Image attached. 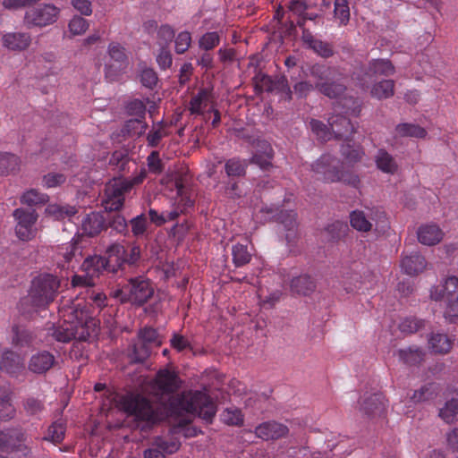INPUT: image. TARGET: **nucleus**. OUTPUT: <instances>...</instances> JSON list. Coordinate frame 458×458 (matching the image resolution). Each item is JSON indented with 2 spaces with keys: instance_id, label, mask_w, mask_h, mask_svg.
Instances as JSON below:
<instances>
[{
  "instance_id": "obj_1",
  "label": "nucleus",
  "mask_w": 458,
  "mask_h": 458,
  "mask_svg": "<svg viewBox=\"0 0 458 458\" xmlns=\"http://www.w3.org/2000/svg\"><path fill=\"white\" fill-rule=\"evenodd\" d=\"M155 384L162 394L167 395L163 405L169 415H198L207 423L212 422L216 406L208 394L200 391L174 394L181 386V380L175 372L166 369H160L157 373Z\"/></svg>"
},
{
  "instance_id": "obj_2",
  "label": "nucleus",
  "mask_w": 458,
  "mask_h": 458,
  "mask_svg": "<svg viewBox=\"0 0 458 458\" xmlns=\"http://www.w3.org/2000/svg\"><path fill=\"white\" fill-rule=\"evenodd\" d=\"M60 287L59 280L52 275L40 276L32 282L30 293L25 303L32 311L46 310L54 301Z\"/></svg>"
},
{
  "instance_id": "obj_3",
  "label": "nucleus",
  "mask_w": 458,
  "mask_h": 458,
  "mask_svg": "<svg viewBox=\"0 0 458 458\" xmlns=\"http://www.w3.org/2000/svg\"><path fill=\"white\" fill-rule=\"evenodd\" d=\"M147 175L145 169H142L139 175L132 180L118 177L110 181L105 188L106 199L103 200V206L106 211H118L123 206L124 194L131 189L143 182Z\"/></svg>"
},
{
  "instance_id": "obj_4",
  "label": "nucleus",
  "mask_w": 458,
  "mask_h": 458,
  "mask_svg": "<svg viewBox=\"0 0 458 458\" xmlns=\"http://www.w3.org/2000/svg\"><path fill=\"white\" fill-rule=\"evenodd\" d=\"M115 402L120 410L128 415L134 416L137 420L147 424L156 421V413L150 401L139 394H118Z\"/></svg>"
},
{
  "instance_id": "obj_5",
  "label": "nucleus",
  "mask_w": 458,
  "mask_h": 458,
  "mask_svg": "<svg viewBox=\"0 0 458 458\" xmlns=\"http://www.w3.org/2000/svg\"><path fill=\"white\" fill-rule=\"evenodd\" d=\"M154 294L151 283L143 277L131 278L127 284L114 293L115 298H119L122 303L130 302L141 306Z\"/></svg>"
},
{
  "instance_id": "obj_6",
  "label": "nucleus",
  "mask_w": 458,
  "mask_h": 458,
  "mask_svg": "<svg viewBox=\"0 0 458 458\" xmlns=\"http://www.w3.org/2000/svg\"><path fill=\"white\" fill-rule=\"evenodd\" d=\"M259 212L266 221H276L282 224L287 231L285 240L292 243L297 238V214L293 210H284L274 204L263 206Z\"/></svg>"
},
{
  "instance_id": "obj_7",
  "label": "nucleus",
  "mask_w": 458,
  "mask_h": 458,
  "mask_svg": "<svg viewBox=\"0 0 458 458\" xmlns=\"http://www.w3.org/2000/svg\"><path fill=\"white\" fill-rule=\"evenodd\" d=\"M70 307H62L59 309L60 315L64 318V321L61 324H53L48 329V335L52 336L55 341L60 343H69L72 340H75L77 334L78 325L73 316L68 317L70 313Z\"/></svg>"
},
{
  "instance_id": "obj_8",
  "label": "nucleus",
  "mask_w": 458,
  "mask_h": 458,
  "mask_svg": "<svg viewBox=\"0 0 458 458\" xmlns=\"http://www.w3.org/2000/svg\"><path fill=\"white\" fill-rule=\"evenodd\" d=\"M59 9L54 4H42L28 10L24 16V22L28 27H43L53 24L57 21Z\"/></svg>"
},
{
  "instance_id": "obj_9",
  "label": "nucleus",
  "mask_w": 458,
  "mask_h": 458,
  "mask_svg": "<svg viewBox=\"0 0 458 458\" xmlns=\"http://www.w3.org/2000/svg\"><path fill=\"white\" fill-rule=\"evenodd\" d=\"M25 440L26 436L21 429L0 430V450L3 452L27 450L28 447L23 444Z\"/></svg>"
},
{
  "instance_id": "obj_10",
  "label": "nucleus",
  "mask_w": 458,
  "mask_h": 458,
  "mask_svg": "<svg viewBox=\"0 0 458 458\" xmlns=\"http://www.w3.org/2000/svg\"><path fill=\"white\" fill-rule=\"evenodd\" d=\"M57 365L55 356L47 350H41L31 355L28 362L29 371L44 375Z\"/></svg>"
},
{
  "instance_id": "obj_11",
  "label": "nucleus",
  "mask_w": 458,
  "mask_h": 458,
  "mask_svg": "<svg viewBox=\"0 0 458 458\" xmlns=\"http://www.w3.org/2000/svg\"><path fill=\"white\" fill-rule=\"evenodd\" d=\"M339 162L330 155H323L312 164V170L322 174L329 182H337L339 179Z\"/></svg>"
},
{
  "instance_id": "obj_12",
  "label": "nucleus",
  "mask_w": 458,
  "mask_h": 458,
  "mask_svg": "<svg viewBox=\"0 0 458 458\" xmlns=\"http://www.w3.org/2000/svg\"><path fill=\"white\" fill-rule=\"evenodd\" d=\"M328 124L335 139L351 141L355 127L349 118L342 114H333L328 118Z\"/></svg>"
},
{
  "instance_id": "obj_13",
  "label": "nucleus",
  "mask_w": 458,
  "mask_h": 458,
  "mask_svg": "<svg viewBox=\"0 0 458 458\" xmlns=\"http://www.w3.org/2000/svg\"><path fill=\"white\" fill-rule=\"evenodd\" d=\"M289 432L287 426L275 420L266 421L255 428V434L263 440H276L285 437Z\"/></svg>"
},
{
  "instance_id": "obj_14",
  "label": "nucleus",
  "mask_w": 458,
  "mask_h": 458,
  "mask_svg": "<svg viewBox=\"0 0 458 458\" xmlns=\"http://www.w3.org/2000/svg\"><path fill=\"white\" fill-rule=\"evenodd\" d=\"M360 411L369 418L383 417L386 413L384 396L377 393L365 397L360 403Z\"/></svg>"
},
{
  "instance_id": "obj_15",
  "label": "nucleus",
  "mask_w": 458,
  "mask_h": 458,
  "mask_svg": "<svg viewBox=\"0 0 458 458\" xmlns=\"http://www.w3.org/2000/svg\"><path fill=\"white\" fill-rule=\"evenodd\" d=\"M316 89L329 98H338L346 90V86L342 81L341 74L337 72L328 81L315 83Z\"/></svg>"
},
{
  "instance_id": "obj_16",
  "label": "nucleus",
  "mask_w": 458,
  "mask_h": 458,
  "mask_svg": "<svg viewBox=\"0 0 458 458\" xmlns=\"http://www.w3.org/2000/svg\"><path fill=\"white\" fill-rule=\"evenodd\" d=\"M105 258L106 272L116 273L124 264L125 248L119 243L112 244L107 248Z\"/></svg>"
},
{
  "instance_id": "obj_17",
  "label": "nucleus",
  "mask_w": 458,
  "mask_h": 458,
  "mask_svg": "<svg viewBox=\"0 0 458 458\" xmlns=\"http://www.w3.org/2000/svg\"><path fill=\"white\" fill-rule=\"evenodd\" d=\"M458 293V278L454 276H448L444 284L433 286L430 289V299L436 301H446L447 298Z\"/></svg>"
},
{
  "instance_id": "obj_18",
  "label": "nucleus",
  "mask_w": 458,
  "mask_h": 458,
  "mask_svg": "<svg viewBox=\"0 0 458 458\" xmlns=\"http://www.w3.org/2000/svg\"><path fill=\"white\" fill-rule=\"evenodd\" d=\"M73 316L76 320V324L79 326L86 327L94 338H97L100 330V321L93 317L87 316L85 310L79 309L75 306L70 307V313L68 317Z\"/></svg>"
},
{
  "instance_id": "obj_19",
  "label": "nucleus",
  "mask_w": 458,
  "mask_h": 458,
  "mask_svg": "<svg viewBox=\"0 0 458 458\" xmlns=\"http://www.w3.org/2000/svg\"><path fill=\"white\" fill-rule=\"evenodd\" d=\"M349 231L350 229L346 223L335 221L321 230L320 236L323 242L335 243L343 240Z\"/></svg>"
},
{
  "instance_id": "obj_20",
  "label": "nucleus",
  "mask_w": 458,
  "mask_h": 458,
  "mask_svg": "<svg viewBox=\"0 0 458 458\" xmlns=\"http://www.w3.org/2000/svg\"><path fill=\"white\" fill-rule=\"evenodd\" d=\"M107 228L106 216L98 212L89 214L82 221V230L89 237L98 235Z\"/></svg>"
},
{
  "instance_id": "obj_21",
  "label": "nucleus",
  "mask_w": 458,
  "mask_h": 458,
  "mask_svg": "<svg viewBox=\"0 0 458 458\" xmlns=\"http://www.w3.org/2000/svg\"><path fill=\"white\" fill-rule=\"evenodd\" d=\"M317 284L310 275L304 274L292 279L290 289L293 294L308 296L315 292Z\"/></svg>"
},
{
  "instance_id": "obj_22",
  "label": "nucleus",
  "mask_w": 458,
  "mask_h": 458,
  "mask_svg": "<svg viewBox=\"0 0 458 458\" xmlns=\"http://www.w3.org/2000/svg\"><path fill=\"white\" fill-rule=\"evenodd\" d=\"M427 267L426 259L419 253H411L403 258L401 267L409 276H417L423 272Z\"/></svg>"
},
{
  "instance_id": "obj_23",
  "label": "nucleus",
  "mask_w": 458,
  "mask_h": 458,
  "mask_svg": "<svg viewBox=\"0 0 458 458\" xmlns=\"http://www.w3.org/2000/svg\"><path fill=\"white\" fill-rule=\"evenodd\" d=\"M23 368L22 358L13 351H5L0 360V369L10 375L19 373Z\"/></svg>"
},
{
  "instance_id": "obj_24",
  "label": "nucleus",
  "mask_w": 458,
  "mask_h": 458,
  "mask_svg": "<svg viewBox=\"0 0 458 458\" xmlns=\"http://www.w3.org/2000/svg\"><path fill=\"white\" fill-rule=\"evenodd\" d=\"M151 354V349L148 348L141 341L136 338L129 345L127 356L131 364H143L147 361Z\"/></svg>"
},
{
  "instance_id": "obj_25",
  "label": "nucleus",
  "mask_w": 458,
  "mask_h": 458,
  "mask_svg": "<svg viewBox=\"0 0 458 458\" xmlns=\"http://www.w3.org/2000/svg\"><path fill=\"white\" fill-rule=\"evenodd\" d=\"M418 240L428 246L437 244L443 237L441 229L436 225H422L418 230Z\"/></svg>"
},
{
  "instance_id": "obj_26",
  "label": "nucleus",
  "mask_w": 458,
  "mask_h": 458,
  "mask_svg": "<svg viewBox=\"0 0 458 458\" xmlns=\"http://www.w3.org/2000/svg\"><path fill=\"white\" fill-rule=\"evenodd\" d=\"M108 164L121 174L129 172L131 166H136V164L130 158L127 149L114 151L109 158Z\"/></svg>"
},
{
  "instance_id": "obj_27",
  "label": "nucleus",
  "mask_w": 458,
  "mask_h": 458,
  "mask_svg": "<svg viewBox=\"0 0 458 458\" xmlns=\"http://www.w3.org/2000/svg\"><path fill=\"white\" fill-rule=\"evenodd\" d=\"M3 42L11 50H24L30 43V37L22 32L7 33L3 37Z\"/></svg>"
},
{
  "instance_id": "obj_28",
  "label": "nucleus",
  "mask_w": 458,
  "mask_h": 458,
  "mask_svg": "<svg viewBox=\"0 0 458 458\" xmlns=\"http://www.w3.org/2000/svg\"><path fill=\"white\" fill-rule=\"evenodd\" d=\"M397 355L403 363L409 366H418L423 361L425 352L417 346H410L398 350Z\"/></svg>"
},
{
  "instance_id": "obj_29",
  "label": "nucleus",
  "mask_w": 458,
  "mask_h": 458,
  "mask_svg": "<svg viewBox=\"0 0 458 458\" xmlns=\"http://www.w3.org/2000/svg\"><path fill=\"white\" fill-rule=\"evenodd\" d=\"M0 420H9L15 415V409L11 403V390L5 385H0Z\"/></svg>"
},
{
  "instance_id": "obj_30",
  "label": "nucleus",
  "mask_w": 458,
  "mask_h": 458,
  "mask_svg": "<svg viewBox=\"0 0 458 458\" xmlns=\"http://www.w3.org/2000/svg\"><path fill=\"white\" fill-rule=\"evenodd\" d=\"M337 72L336 68L324 64H314L309 67V74L315 80V83L328 81Z\"/></svg>"
},
{
  "instance_id": "obj_31",
  "label": "nucleus",
  "mask_w": 458,
  "mask_h": 458,
  "mask_svg": "<svg viewBox=\"0 0 458 458\" xmlns=\"http://www.w3.org/2000/svg\"><path fill=\"white\" fill-rule=\"evenodd\" d=\"M151 445L153 446L151 449L160 450L164 454L165 453L168 454H174L181 446V443L178 438L174 437L167 438L161 436L154 437L152 438Z\"/></svg>"
},
{
  "instance_id": "obj_32",
  "label": "nucleus",
  "mask_w": 458,
  "mask_h": 458,
  "mask_svg": "<svg viewBox=\"0 0 458 458\" xmlns=\"http://www.w3.org/2000/svg\"><path fill=\"white\" fill-rule=\"evenodd\" d=\"M429 348L435 353H447L452 348V340L445 334H432L428 339Z\"/></svg>"
},
{
  "instance_id": "obj_33",
  "label": "nucleus",
  "mask_w": 458,
  "mask_h": 458,
  "mask_svg": "<svg viewBox=\"0 0 458 458\" xmlns=\"http://www.w3.org/2000/svg\"><path fill=\"white\" fill-rule=\"evenodd\" d=\"M394 72V67L389 60L377 59L369 63L367 75H384L389 76Z\"/></svg>"
},
{
  "instance_id": "obj_34",
  "label": "nucleus",
  "mask_w": 458,
  "mask_h": 458,
  "mask_svg": "<svg viewBox=\"0 0 458 458\" xmlns=\"http://www.w3.org/2000/svg\"><path fill=\"white\" fill-rule=\"evenodd\" d=\"M376 163L378 169L387 174H394L398 168L394 158L385 149L378 150Z\"/></svg>"
},
{
  "instance_id": "obj_35",
  "label": "nucleus",
  "mask_w": 458,
  "mask_h": 458,
  "mask_svg": "<svg viewBox=\"0 0 458 458\" xmlns=\"http://www.w3.org/2000/svg\"><path fill=\"white\" fill-rule=\"evenodd\" d=\"M147 127H148V125L143 121V119H140V118L130 119L123 125V127L121 131V133L123 136H127V137H135V136L140 137L145 132Z\"/></svg>"
},
{
  "instance_id": "obj_36",
  "label": "nucleus",
  "mask_w": 458,
  "mask_h": 458,
  "mask_svg": "<svg viewBox=\"0 0 458 458\" xmlns=\"http://www.w3.org/2000/svg\"><path fill=\"white\" fill-rule=\"evenodd\" d=\"M395 131L400 137H415L422 139L427 135V131L424 128L418 124L408 123H399L395 127Z\"/></svg>"
},
{
  "instance_id": "obj_37",
  "label": "nucleus",
  "mask_w": 458,
  "mask_h": 458,
  "mask_svg": "<svg viewBox=\"0 0 458 458\" xmlns=\"http://www.w3.org/2000/svg\"><path fill=\"white\" fill-rule=\"evenodd\" d=\"M263 145L265 146V156L256 153L250 162L259 165L262 170L267 171L273 166L271 159L274 157V151L267 141H263Z\"/></svg>"
},
{
  "instance_id": "obj_38",
  "label": "nucleus",
  "mask_w": 458,
  "mask_h": 458,
  "mask_svg": "<svg viewBox=\"0 0 458 458\" xmlns=\"http://www.w3.org/2000/svg\"><path fill=\"white\" fill-rule=\"evenodd\" d=\"M106 225L120 233L128 232L127 221L123 216L115 211H106Z\"/></svg>"
},
{
  "instance_id": "obj_39",
  "label": "nucleus",
  "mask_w": 458,
  "mask_h": 458,
  "mask_svg": "<svg viewBox=\"0 0 458 458\" xmlns=\"http://www.w3.org/2000/svg\"><path fill=\"white\" fill-rule=\"evenodd\" d=\"M394 88L393 80H383L373 86L371 95L377 99L388 98L394 95Z\"/></svg>"
},
{
  "instance_id": "obj_40",
  "label": "nucleus",
  "mask_w": 458,
  "mask_h": 458,
  "mask_svg": "<svg viewBox=\"0 0 458 458\" xmlns=\"http://www.w3.org/2000/svg\"><path fill=\"white\" fill-rule=\"evenodd\" d=\"M22 407L27 416L38 417L45 410L44 402L34 396H29L22 401Z\"/></svg>"
},
{
  "instance_id": "obj_41",
  "label": "nucleus",
  "mask_w": 458,
  "mask_h": 458,
  "mask_svg": "<svg viewBox=\"0 0 458 458\" xmlns=\"http://www.w3.org/2000/svg\"><path fill=\"white\" fill-rule=\"evenodd\" d=\"M138 341H141L148 348L152 349L153 345L159 346L161 341L158 339L157 331L150 327L140 329L137 335Z\"/></svg>"
},
{
  "instance_id": "obj_42",
  "label": "nucleus",
  "mask_w": 458,
  "mask_h": 458,
  "mask_svg": "<svg viewBox=\"0 0 458 458\" xmlns=\"http://www.w3.org/2000/svg\"><path fill=\"white\" fill-rule=\"evenodd\" d=\"M351 225L360 232H369L371 230L372 224L367 219L364 213L360 210H354L350 214Z\"/></svg>"
},
{
  "instance_id": "obj_43",
  "label": "nucleus",
  "mask_w": 458,
  "mask_h": 458,
  "mask_svg": "<svg viewBox=\"0 0 458 458\" xmlns=\"http://www.w3.org/2000/svg\"><path fill=\"white\" fill-rule=\"evenodd\" d=\"M233 261L236 267H242L250 261L251 255L248 251L247 246L243 244H235L232 248Z\"/></svg>"
},
{
  "instance_id": "obj_44",
  "label": "nucleus",
  "mask_w": 458,
  "mask_h": 458,
  "mask_svg": "<svg viewBox=\"0 0 458 458\" xmlns=\"http://www.w3.org/2000/svg\"><path fill=\"white\" fill-rule=\"evenodd\" d=\"M247 164L236 158H231L226 161L225 170L229 177H242L246 174Z\"/></svg>"
},
{
  "instance_id": "obj_45",
  "label": "nucleus",
  "mask_w": 458,
  "mask_h": 458,
  "mask_svg": "<svg viewBox=\"0 0 458 458\" xmlns=\"http://www.w3.org/2000/svg\"><path fill=\"white\" fill-rule=\"evenodd\" d=\"M13 216L18 221L19 225L32 227L38 219V214L35 210H27L24 208H17L13 211Z\"/></svg>"
},
{
  "instance_id": "obj_46",
  "label": "nucleus",
  "mask_w": 458,
  "mask_h": 458,
  "mask_svg": "<svg viewBox=\"0 0 458 458\" xmlns=\"http://www.w3.org/2000/svg\"><path fill=\"white\" fill-rule=\"evenodd\" d=\"M19 158L10 153H0V174H8L18 169Z\"/></svg>"
},
{
  "instance_id": "obj_47",
  "label": "nucleus",
  "mask_w": 458,
  "mask_h": 458,
  "mask_svg": "<svg viewBox=\"0 0 458 458\" xmlns=\"http://www.w3.org/2000/svg\"><path fill=\"white\" fill-rule=\"evenodd\" d=\"M458 413V394L448 400L445 406L440 409L439 416L447 423L453 422Z\"/></svg>"
},
{
  "instance_id": "obj_48",
  "label": "nucleus",
  "mask_w": 458,
  "mask_h": 458,
  "mask_svg": "<svg viewBox=\"0 0 458 458\" xmlns=\"http://www.w3.org/2000/svg\"><path fill=\"white\" fill-rule=\"evenodd\" d=\"M35 340L33 334L27 329H14V336L13 337V344L16 347H29Z\"/></svg>"
},
{
  "instance_id": "obj_49",
  "label": "nucleus",
  "mask_w": 458,
  "mask_h": 458,
  "mask_svg": "<svg viewBox=\"0 0 458 458\" xmlns=\"http://www.w3.org/2000/svg\"><path fill=\"white\" fill-rule=\"evenodd\" d=\"M65 428L63 422L55 421L47 429L44 440L51 441L53 443H60L64 437Z\"/></svg>"
},
{
  "instance_id": "obj_50",
  "label": "nucleus",
  "mask_w": 458,
  "mask_h": 458,
  "mask_svg": "<svg viewBox=\"0 0 458 458\" xmlns=\"http://www.w3.org/2000/svg\"><path fill=\"white\" fill-rule=\"evenodd\" d=\"M48 200V196L44 193L38 192L37 190L31 189L25 192L21 198V202L28 206H36L38 204H45Z\"/></svg>"
},
{
  "instance_id": "obj_51",
  "label": "nucleus",
  "mask_w": 458,
  "mask_h": 458,
  "mask_svg": "<svg viewBox=\"0 0 458 458\" xmlns=\"http://www.w3.org/2000/svg\"><path fill=\"white\" fill-rule=\"evenodd\" d=\"M343 110L348 114L358 116L361 111V102L353 97H344L339 102Z\"/></svg>"
},
{
  "instance_id": "obj_52",
  "label": "nucleus",
  "mask_w": 458,
  "mask_h": 458,
  "mask_svg": "<svg viewBox=\"0 0 458 458\" xmlns=\"http://www.w3.org/2000/svg\"><path fill=\"white\" fill-rule=\"evenodd\" d=\"M273 91L284 94L285 100L290 101L293 99V91L291 90L288 81L284 75L277 76L273 80L272 92Z\"/></svg>"
},
{
  "instance_id": "obj_53",
  "label": "nucleus",
  "mask_w": 458,
  "mask_h": 458,
  "mask_svg": "<svg viewBox=\"0 0 458 458\" xmlns=\"http://www.w3.org/2000/svg\"><path fill=\"white\" fill-rule=\"evenodd\" d=\"M425 320L417 318H406L401 324L400 329L403 333L413 334L424 328Z\"/></svg>"
},
{
  "instance_id": "obj_54",
  "label": "nucleus",
  "mask_w": 458,
  "mask_h": 458,
  "mask_svg": "<svg viewBox=\"0 0 458 458\" xmlns=\"http://www.w3.org/2000/svg\"><path fill=\"white\" fill-rule=\"evenodd\" d=\"M253 81L257 93H260L263 90L272 92L273 79L270 76L259 72L253 78Z\"/></svg>"
},
{
  "instance_id": "obj_55",
  "label": "nucleus",
  "mask_w": 458,
  "mask_h": 458,
  "mask_svg": "<svg viewBox=\"0 0 458 458\" xmlns=\"http://www.w3.org/2000/svg\"><path fill=\"white\" fill-rule=\"evenodd\" d=\"M335 16L345 23L350 19V10L347 0H335Z\"/></svg>"
},
{
  "instance_id": "obj_56",
  "label": "nucleus",
  "mask_w": 458,
  "mask_h": 458,
  "mask_svg": "<svg viewBox=\"0 0 458 458\" xmlns=\"http://www.w3.org/2000/svg\"><path fill=\"white\" fill-rule=\"evenodd\" d=\"M340 151L344 158L348 163H356L361 158V152L358 148H354L349 143L343 144Z\"/></svg>"
},
{
  "instance_id": "obj_57",
  "label": "nucleus",
  "mask_w": 458,
  "mask_h": 458,
  "mask_svg": "<svg viewBox=\"0 0 458 458\" xmlns=\"http://www.w3.org/2000/svg\"><path fill=\"white\" fill-rule=\"evenodd\" d=\"M223 420L229 425L240 426L243 423L242 412L238 409H226L223 412Z\"/></svg>"
},
{
  "instance_id": "obj_58",
  "label": "nucleus",
  "mask_w": 458,
  "mask_h": 458,
  "mask_svg": "<svg viewBox=\"0 0 458 458\" xmlns=\"http://www.w3.org/2000/svg\"><path fill=\"white\" fill-rule=\"evenodd\" d=\"M219 43L217 32H207L199 39V47L206 51L213 49Z\"/></svg>"
},
{
  "instance_id": "obj_59",
  "label": "nucleus",
  "mask_w": 458,
  "mask_h": 458,
  "mask_svg": "<svg viewBox=\"0 0 458 458\" xmlns=\"http://www.w3.org/2000/svg\"><path fill=\"white\" fill-rule=\"evenodd\" d=\"M310 48H311L316 54L319 55L324 58L330 57L334 55L332 46L329 43L322 41L320 39H316V41L312 44V46Z\"/></svg>"
},
{
  "instance_id": "obj_60",
  "label": "nucleus",
  "mask_w": 458,
  "mask_h": 458,
  "mask_svg": "<svg viewBox=\"0 0 458 458\" xmlns=\"http://www.w3.org/2000/svg\"><path fill=\"white\" fill-rule=\"evenodd\" d=\"M88 27H89L88 21L81 16H74L69 22L70 31L73 35L82 34L83 32L86 31Z\"/></svg>"
},
{
  "instance_id": "obj_61",
  "label": "nucleus",
  "mask_w": 458,
  "mask_h": 458,
  "mask_svg": "<svg viewBox=\"0 0 458 458\" xmlns=\"http://www.w3.org/2000/svg\"><path fill=\"white\" fill-rule=\"evenodd\" d=\"M445 301L447 304L445 316L450 318V320L453 322L454 319L458 318V293L447 298Z\"/></svg>"
},
{
  "instance_id": "obj_62",
  "label": "nucleus",
  "mask_w": 458,
  "mask_h": 458,
  "mask_svg": "<svg viewBox=\"0 0 458 458\" xmlns=\"http://www.w3.org/2000/svg\"><path fill=\"white\" fill-rule=\"evenodd\" d=\"M157 74L153 69H144L140 74V82L148 89H153L157 83Z\"/></svg>"
},
{
  "instance_id": "obj_63",
  "label": "nucleus",
  "mask_w": 458,
  "mask_h": 458,
  "mask_svg": "<svg viewBox=\"0 0 458 458\" xmlns=\"http://www.w3.org/2000/svg\"><path fill=\"white\" fill-rule=\"evenodd\" d=\"M131 232L135 236L142 235L147 228V217L144 214L137 216L130 221Z\"/></svg>"
},
{
  "instance_id": "obj_64",
  "label": "nucleus",
  "mask_w": 458,
  "mask_h": 458,
  "mask_svg": "<svg viewBox=\"0 0 458 458\" xmlns=\"http://www.w3.org/2000/svg\"><path fill=\"white\" fill-rule=\"evenodd\" d=\"M130 115H135L137 118L144 119L146 114V106L139 99L130 102L126 107Z\"/></svg>"
}]
</instances>
